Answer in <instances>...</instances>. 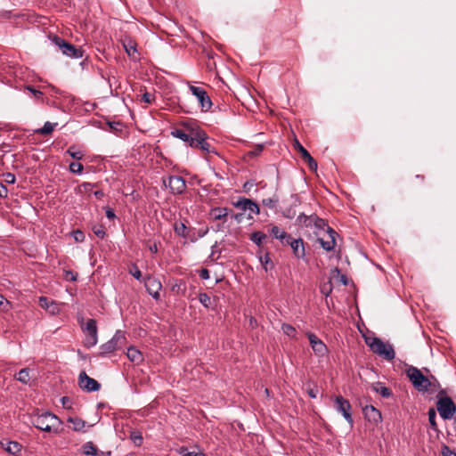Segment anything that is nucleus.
<instances>
[{"instance_id": "1", "label": "nucleus", "mask_w": 456, "mask_h": 456, "mask_svg": "<svg viewBox=\"0 0 456 456\" xmlns=\"http://www.w3.org/2000/svg\"><path fill=\"white\" fill-rule=\"evenodd\" d=\"M31 423L33 426L42 431L54 432L60 434L63 431V428H58L55 427V423L61 425L62 421L55 414L45 411L41 414H36L31 416Z\"/></svg>"}, {"instance_id": "2", "label": "nucleus", "mask_w": 456, "mask_h": 456, "mask_svg": "<svg viewBox=\"0 0 456 456\" xmlns=\"http://www.w3.org/2000/svg\"><path fill=\"white\" fill-rule=\"evenodd\" d=\"M445 390L441 389L437 394L436 409L444 419H451L456 413V404L451 397L445 395Z\"/></svg>"}, {"instance_id": "3", "label": "nucleus", "mask_w": 456, "mask_h": 456, "mask_svg": "<svg viewBox=\"0 0 456 456\" xmlns=\"http://www.w3.org/2000/svg\"><path fill=\"white\" fill-rule=\"evenodd\" d=\"M366 344L370 346V350L379 356H382L387 361H392L395 357V353L393 346L383 342L379 338H366Z\"/></svg>"}, {"instance_id": "4", "label": "nucleus", "mask_w": 456, "mask_h": 456, "mask_svg": "<svg viewBox=\"0 0 456 456\" xmlns=\"http://www.w3.org/2000/svg\"><path fill=\"white\" fill-rule=\"evenodd\" d=\"M406 374L418 391L427 392L431 388L430 379L424 376L418 368L413 366L409 367L406 370Z\"/></svg>"}, {"instance_id": "5", "label": "nucleus", "mask_w": 456, "mask_h": 456, "mask_svg": "<svg viewBox=\"0 0 456 456\" xmlns=\"http://www.w3.org/2000/svg\"><path fill=\"white\" fill-rule=\"evenodd\" d=\"M49 38L53 45L61 49L64 55L74 59H78L83 56V50L81 48L76 47L74 45L66 42L61 37L58 36H51Z\"/></svg>"}, {"instance_id": "6", "label": "nucleus", "mask_w": 456, "mask_h": 456, "mask_svg": "<svg viewBox=\"0 0 456 456\" xmlns=\"http://www.w3.org/2000/svg\"><path fill=\"white\" fill-rule=\"evenodd\" d=\"M125 333L121 330H117L111 339L100 346V354L102 356L109 355L119 348L125 343Z\"/></svg>"}, {"instance_id": "7", "label": "nucleus", "mask_w": 456, "mask_h": 456, "mask_svg": "<svg viewBox=\"0 0 456 456\" xmlns=\"http://www.w3.org/2000/svg\"><path fill=\"white\" fill-rule=\"evenodd\" d=\"M315 236L317 237V240L320 243L321 247L326 251H331L335 248L336 246V237L338 233L332 228L328 227L325 233H321L319 232H314Z\"/></svg>"}, {"instance_id": "8", "label": "nucleus", "mask_w": 456, "mask_h": 456, "mask_svg": "<svg viewBox=\"0 0 456 456\" xmlns=\"http://www.w3.org/2000/svg\"><path fill=\"white\" fill-rule=\"evenodd\" d=\"M199 126L194 123H183V127L175 128L172 130L171 134L188 143L189 140L191 139V136H197L196 129Z\"/></svg>"}, {"instance_id": "9", "label": "nucleus", "mask_w": 456, "mask_h": 456, "mask_svg": "<svg viewBox=\"0 0 456 456\" xmlns=\"http://www.w3.org/2000/svg\"><path fill=\"white\" fill-rule=\"evenodd\" d=\"M83 331L86 333L85 346L92 347L97 344V325L96 321L89 319L85 325L82 326Z\"/></svg>"}, {"instance_id": "10", "label": "nucleus", "mask_w": 456, "mask_h": 456, "mask_svg": "<svg viewBox=\"0 0 456 456\" xmlns=\"http://www.w3.org/2000/svg\"><path fill=\"white\" fill-rule=\"evenodd\" d=\"M334 408L337 411L340 412L345 419L349 423L351 427L354 425V419L351 412V404L347 399L338 395L335 398Z\"/></svg>"}, {"instance_id": "11", "label": "nucleus", "mask_w": 456, "mask_h": 456, "mask_svg": "<svg viewBox=\"0 0 456 456\" xmlns=\"http://www.w3.org/2000/svg\"><path fill=\"white\" fill-rule=\"evenodd\" d=\"M190 91L197 98L199 104L203 111H208L211 108L212 102L204 88L190 86Z\"/></svg>"}, {"instance_id": "12", "label": "nucleus", "mask_w": 456, "mask_h": 456, "mask_svg": "<svg viewBox=\"0 0 456 456\" xmlns=\"http://www.w3.org/2000/svg\"><path fill=\"white\" fill-rule=\"evenodd\" d=\"M78 385L86 392H95L101 388V384L89 377L85 371L80 372L78 376Z\"/></svg>"}, {"instance_id": "13", "label": "nucleus", "mask_w": 456, "mask_h": 456, "mask_svg": "<svg viewBox=\"0 0 456 456\" xmlns=\"http://www.w3.org/2000/svg\"><path fill=\"white\" fill-rule=\"evenodd\" d=\"M233 206L242 211H249V218H252L251 214L258 215L260 213L258 205L250 199L240 198L236 202H233Z\"/></svg>"}, {"instance_id": "14", "label": "nucleus", "mask_w": 456, "mask_h": 456, "mask_svg": "<svg viewBox=\"0 0 456 456\" xmlns=\"http://www.w3.org/2000/svg\"><path fill=\"white\" fill-rule=\"evenodd\" d=\"M168 182L164 179L163 183L166 186H168L174 194H181L186 188L184 179L179 175H169L167 178Z\"/></svg>"}, {"instance_id": "15", "label": "nucleus", "mask_w": 456, "mask_h": 456, "mask_svg": "<svg viewBox=\"0 0 456 456\" xmlns=\"http://www.w3.org/2000/svg\"><path fill=\"white\" fill-rule=\"evenodd\" d=\"M145 288L147 292L155 299H159L162 285L161 282L154 277H148L145 280Z\"/></svg>"}, {"instance_id": "16", "label": "nucleus", "mask_w": 456, "mask_h": 456, "mask_svg": "<svg viewBox=\"0 0 456 456\" xmlns=\"http://www.w3.org/2000/svg\"><path fill=\"white\" fill-rule=\"evenodd\" d=\"M284 245H289L291 247L296 257L304 258L305 256L304 241L302 239H294L289 236V240H286Z\"/></svg>"}, {"instance_id": "17", "label": "nucleus", "mask_w": 456, "mask_h": 456, "mask_svg": "<svg viewBox=\"0 0 456 456\" xmlns=\"http://www.w3.org/2000/svg\"><path fill=\"white\" fill-rule=\"evenodd\" d=\"M307 336L314 352L319 355H324L327 352L326 345L314 333H308Z\"/></svg>"}, {"instance_id": "18", "label": "nucleus", "mask_w": 456, "mask_h": 456, "mask_svg": "<svg viewBox=\"0 0 456 456\" xmlns=\"http://www.w3.org/2000/svg\"><path fill=\"white\" fill-rule=\"evenodd\" d=\"M362 411L365 418L370 422L378 424L382 420L381 412L379 410H377L373 405H366L365 407L362 408Z\"/></svg>"}, {"instance_id": "19", "label": "nucleus", "mask_w": 456, "mask_h": 456, "mask_svg": "<svg viewBox=\"0 0 456 456\" xmlns=\"http://www.w3.org/2000/svg\"><path fill=\"white\" fill-rule=\"evenodd\" d=\"M38 302L39 305L48 311L51 314H56L60 312L58 304L50 300L46 297H40Z\"/></svg>"}, {"instance_id": "20", "label": "nucleus", "mask_w": 456, "mask_h": 456, "mask_svg": "<svg viewBox=\"0 0 456 456\" xmlns=\"http://www.w3.org/2000/svg\"><path fill=\"white\" fill-rule=\"evenodd\" d=\"M271 235L279 240L281 244H285L286 240H289V234L276 225H273L270 229Z\"/></svg>"}, {"instance_id": "21", "label": "nucleus", "mask_w": 456, "mask_h": 456, "mask_svg": "<svg viewBox=\"0 0 456 456\" xmlns=\"http://www.w3.org/2000/svg\"><path fill=\"white\" fill-rule=\"evenodd\" d=\"M316 217V215L306 216L302 213L297 216V222L300 226H305L306 228H314V224L315 222Z\"/></svg>"}, {"instance_id": "22", "label": "nucleus", "mask_w": 456, "mask_h": 456, "mask_svg": "<svg viewBox=\"0 0 456 456\" xmlns=\"http://www.w3.org/2000/svg\"><path fill=\"white\" fill-rule=\"evenodd\" d=\"M68 422L72 424V429L76 432H86V422L77 417H69Z\"/></svg>"}, {"instance_id": "23", "label": "nucleus", "mask_w": 456, "mask_h": 456, "mask_svg": "<svg viewBox=\"0 0 456 456\" xmlns=\"http://www.w3.org/2000/svg\"><path fill=\"white\" fill-rule=\"evenodd\" d=\"M126 356L132 362L135 364H139L143 360L142 353L134 346H130L127 349Z\"/></svg>"}, {"instance_id": "24", "label": "nucleus", "mask_w": 456, "mask_h": 456, "mask_svg": "<svg viewBox=\"0 0 456 456\" xmlns=\"http://www.w3.org/2000/svg\"><path fill=\"white\" fill-rule=\"evenodd\" d=\"M123 46L125 48L126 53L129 57L135 59V54L137 53V45L134 41L132 39H127L123 42Z\"/></svg>"}, {"instance_id": "25", "label": "nucleus", "mask_w": 456, "mask_h": 456, "mask_svg": "<svg viewBox=\"0 0 456 456\" xmlns=\"http://www.w3.org/2000/svg\"><path fill=\"white\" fill-rule=\"evenodd\" d=\"M177 452L182 456H205V454L197 447L193 450H190L185 446H181L177 449Z\"/></svg>"}, {"instance_id": "26", "label": "nucleus", "mask_w": 456, "mask_h": 456, "mask_svg": "<svg viewBox=\"0 0 456 456\" xmlns=\"http://www.w3.org/2000/svg\"><path fill=\"white\" fill-rule=\"evenodd\" d=\"M210 215L215 220H223L228 216V208H214L211 209Z\"/></svg>"}, {"instance_id": "27", "label": "nucleus", "mask_w": 456, "mask_h": 456, "mask_svg": "<svg viewBox=\"0 0 456 456\" xmlns=\"http://www.w3.org/2000/svg\"><path fill=\"white\" fill-rule=\"evenodd\" d=\"M196 131L198 135L191 136V139L189 140L187 144L191 148L199 149L200 143V137L205 136V131L202 130L200 127H198Z\"/></svg>"}, {"instance_id": "28", "label": "nucleus", "mask_w": 456, "mask_h": 456, "mask_svg": "<svg viewBox=\"0 0 456 456\" xmlns=\"http://www.w3.org/2000/svg\"><path fill=\"white\" fill-rule=\"evenodd\" d=\"M330 227L326 221L317 216L314 224V232H319L322 234L325 233L327 228Z\"/></svg>"}, {"instance_id": "29", "label": "nucleus", "mask_w": 456, "mask_h": 456, "mask_svg": "<svg viewBox=\"0 0 456 456\" xmlns=\"http://www.w3.org/2000/svg\"><path fill=\"white\" fill-rule=\"evenodd\" d=\"M57 125V123H51L47 121L45 123L43 127L36 130V133L42 135H49L53 133Z\"/></svg>"}, {"instance_id": "30", "label": "nucleus", "mask_w": 456, "mask_h": 456, "mask_svg": "<svg viewBox=\"0 0 456 456\" xmlns=\"http://www.w3.org/2000/svg\"><path fill=\"white\" fill-rule=\"evenodd\" d=\"M4 449L6 452L15 455L21 450V445L18 442L9 441L5 444Z\"/></svg>"}, {"instance_id": "31", "label": "nucleus", "mask_w": 456, "mask_h": 456, "mask_svg": "<svg viewBox=\"0 0 456 456\" xmlns=\"http://www.w3.org/2000/svg\"><path fill=\"white\" fill-rule=\"evenodd\" d=\"M175 232L183 238L188 237L187 227L182 222H175L174 224Z\"/></svg>"}, {"instance_id": "32", "label": "nucleus", "mask_w": 456, "mask_h": 456, "mask_svg": "<svg viewBox=\"0 0 456 456\" xmlns=\"http://www.w3.org/2000/svg\"><path fill=\"white\" fill-rule=\"evenodd\" d=\"M16 379L23 384H28V382L30 380L29 370L27 368L20 370L16 374Z\"/></svg>"}, {"instance_id": "33", "label": "nucleus", "mask_w": 456, "mask_h": 456, "mask_svg": "<svg viewBox=\"0 0 456 456\" xmlns=\"http://www.w3.org/2000/svg\"><path fill=\"white\" fill-rule=\"evenodd\" d=\"M266 238V234L262 232H254L250 235V240L257 246H261Z\"/></svg>"}, {"instance_id": "34", "label": "nucleus", "mask_w": 456, "mask_h": 456, "mask_svg": "<svg viewBox=\"0 0 456 456\" xmlns=\"http://www.w3.org/2000/svg\"><path fill=\"white\" fill-rule=\"evenodd\" d=\"M373 388L382 397L387 398V397L391 396V395H392L391 390L388 387L382 386L380 383L375 384Z\"/></svg>"}, {"instance_id": "35", "label": "nucleus", "mask_w": 456, "mask_h": 456, "mask_svg": "<svg viewBox=\"0 0 456 456\" xmlns=\"http://www.w3.org/2000/svg\"><path fill=\"white\" fill-rule=\"evenodd\" d=\"M281 330L289 338H296L297 330L292 325L288 324V323H283L281 325Z\"/></svg>"}, {"instance_id": "36", "label": "nucleus", "mask_w": 456, "mask_h": 456, "mask_svg": "<svg viewBox=\"0 0 456 456\" xmlns=\"http://www.w3.org/2000/svg\"><path fill=\"white\" fill-rule=\"evenodd\" d=\"M200 150H201L204 152H213V150L211 148V145L208 143V135L205 133V136L200 137Z\"/></svg>"}, {"instance_id": "37", "label": "nucleus", "mask_w": 456, "mask_h": 456, "mask_svg": "<svg viewBox=\"0 0 456 456\" xmlns=\"http://www.w3.org/2000/svg\"><path fill=\"white\" fill-rule=\"evenodd\" d=\"M428 421H429L431 428L434 430H436L437 429V424L436 421V412L435 409L430 408L428 410Z\"/></svg>"}, {"instance_id": "38", "label": "nucleus", "mask_w": 456, "mask_h": 456, "mask_svg": "<svg viewBox=\"0 0 456 456\" xmlns=\"http://www.w3.org/2000/svg\"><path fill=\"white\" fill-rule=\"evenodd\" d=\"M199 300L207 308L210 307L212 304L211 297L207 293H200L199 295Z\"/></svg>"}, {"instance_id": "39", "label": "nucleus", "mask_w": 456, "mask_h": 456, "mask_svg": "<svg viewBox=\"0 0 456 456\" xmlns=\"http://www.w3.org/2000/svg\"><path fill=\"white\" fill-rule=\"evenodd\" d=\"M84 167L79 162H71L69 164V171L73 174L80 175L83 172Z\"/></svg>"}, {"instance_id": "40", "label": "nucleus", "mask_w": 456, "mask_h": 456, "mask_svg": "<svg viewBox=\"0 0 456 456\" xmlns=\"http://www.w3.org/2000/svg\"><path fill=\"white\" fill-rule=\"evenodd\" d=\"M66 153L77 160H80L84 157V153L80 151H74V147L69 148Z\"/></svg>"}, {"instance_id": "41", "label": "nucleus", "mask_w": 456, "mask_h": 456, "mask_svg": "<svg viewBox=\"0 0 456 456\" xmlns=\"http://www.w3.org/2000/svg\"><path fill=\"white\" fill-rule=\"evenodd\" d=\"M303 160H305L309 168L311 170H314L315 171L317 169V162L314 160V159L310 155V153L303 159Z\"/></svg>"}, {"instance_id": "42", "label": "nucleus", "mask_w": 456, "mask_h": 456, "mask_svg": "<svg viewBox=\"0 0 456 456\" xmlns=\"http://www.w3.org/2000/svg\"><path fill=\"white\" fill-rule=\"evenodd\" d=\"M303 160H305L309 168L311 170H314L315 171L317 169V162L314 160V159L310 155V153L303 159Z\"/></svg>"}, {"instance_id": "43", "label": "nucleus", "mask_w": 456, "mask_h": 456, "mask_svg": "<svg viewBox=\"0 0 456 456\" xmlns=\"http://www.w3.org/2000/svg\"><path fill=\"white\" fill-rule=\"evenodd\" d=\"M279 200L277 197L275 198H267V199H264L262 200V203L264 206L269 208H275L276 204L278 203Z\"/></svg>"}, {"instance_id": "44", "label": "nucleus", "mask_w": 456, "mask_h": 456, "mask_svg": "<svg viewBox=\"0 0 456 456\" xmlns=\"http://www.w3.org/2000/svg\"><path fill=\"white\" fill-rule=\"evenodd\" d=\"M260 262L263 265L264 268L267 271L268 268L273 267V263L271 262L269 254L266 253L265 256H260Z\"/></svg>"}, {"instance_id": "45", "label": "nucleus", "mask_w": 456, "mask_h": 456, "mask_svg": "<svg viewBox=\"0 0 456 456\" xmlns=\"http://www.w3.org/2000/svg\"><path fill=\"white\" fill-rule=\"evenodd\" d=\"M11 309V303L0 294V310L8 312Z\"/></svg>"}, {"instance_id": "46", "label": "nucleus", "mask_w": 456, "mask_h": 456, "mask_svg": "<svg viewBox=\"0 0 456 456\" xmlns=\"http://www.w3.org/2000/svg\"><path fill=\"white\" fill-rule=\"evenodd\" d=\"M94 233L101 239H103L106 235L105 228L102 225H95L93 227Z\"/></svg>"}, {"instance_id": "47", "label": "nucleus", "mask_w": 456, "mask_h": 456, "mask_svg": "<svg viewBox=\"0 0 456 456\" xmlns=\"http://www.w3.org/2000/svg\"><path fill=\"white\" fill-rule=\"evenodd\" d=\"M84 448H85L84 452L86 455H95L97 453V449L91 442L86 444Z\"/></svg>"}, {"instance_id": "48", "label": "nucleus", "mask_w": 456, "mask_h": 456, "mask_svg": "<svg viewBox=\"0 0 456 456\" xmlns=\"http://www.w3.org/2000/svg\"><path fill=\"white\" fill-rule=\"evenodd\" d=\"M293 146L301 154L302 159H304L305 155L307 156L309 154V152L301 145L297 140H295Z\"/></svg>"}, {"instance_id": "49", "label": "nucleus", "mask_w": 456, "mask_h": 456, "mask_svg": "<svg viewBox=\"0 0 456 456\" xmlns=\"http://www.w3.org/2000/svg\"><path fill=\"white\" fill-rule=\"evenodd\" d=\"M61 403L64 409H67V410L72 409L73 402H72L71 398H69L68 396H63L61 398Z\"/></svg>"}, {"instance_id": "50", "label": "nucleus", "mask_w": 456, "mask_h": 456, "mask_svg": "<svg viewBox=\"0 0 456 456\" xmlns=\"http://www.w3.org/2000/svg\"><path fill=\"white\" fill-rule=\"evenodd\" d=\"M171 290L176 294H179L180 292L184 291L185 290L184 282H182V281L176 282L175 284H174L172 286Z\"/></svg>"}, {"instance_id": "51", "label": "nucleus", "mask_w": 456, "mask_h": 456, "mask_svg": "<svg viewBox=\"0 0 456 456\" xmlns=\"http://www.w3.org/2000/svg\"><path fill=\"white\" fill-rule=\"evenodd\" d=\"M306 393L311 398H316L319 393V389L316 386H308L306 387Z\"/></svg>"}, {"instance_id": "52", "label": "nucleus", "mask_w": 456, "mask_h": 456, "mask_svg": "<svg viewBox=\"0 0 456 456\" xmlns=\"http://www.w3.org/2000/svg\"><path fill=\"white\" fill-rule=\"evenodd\" d=\"M131 439L133 440L135 445H141L142 442V436L138 432H132Z\"/></svg>"}, {"instance_id": "53", "label": "nucleus", "mask_w": 456, "mask_h": 456, "mask_svg": "<svg viewBox=\"0 0 456 456\" xmlns=\"http://www.w3.org/2000/svg\"><path fill=\"white\" fill-rule=\"evenodd\" d=\"M64 278L67 281H76L77 280V274L70 270H67L64 273Z\"/></svg>"}, {"instance_id": "54", "label": "nucleus", "mask_w": 456, "mask_h": 456, "mask_svg": "<svg viewBox=\"0 0 456 456\" xmlns=\"http://www.w3.org/2000/svg\"><path fill=\"white\" fill-rule=\"evenodd\" d=\"M26 89H27L28 91H29V92H30V93L35 96V98H37V99H42V97H43V93H42L41 91L35 89V88H34V87H32L31 86H26Z\"/></svg>"}, {"instance_id": "55", "label": "nucleus", "mask_w": 456, "mask_h": 456, "mask_svg": "<svg viewBox=\"0 0 456 456\" xmlns=\"http://www.w3.org/2000/svg\"><path fill=\"white\" fill-rule=\"evenodd\" d=\"M74 240L77 242H81L85 240V234L83 232L77 230L73 232Z\"/></svg>"}, {"instance_id": "56", "label": "nucleus", "mask_w": 456, "mask_h": 456, "mask_svg": "<svg viewBox=\"0 0 456 456\" xmlns=\"http://www.w3.org/2000/svg\"><path fill=\"white\" fill-rule=\"evenodd\" d=\"M130 273L136 279L140 280L142 278V273L138 269L136 265H133V268L130 270Z\"/></svg>"}, {"instance_id": "57", "label": "nucleus", "mask_w": 456, "mask_h": 456, "mask_svg": "<svg viewBox=\"0 0 456 456\" xmlns=\"http://www.w3.org/2000/svg\"><path fill=\"white\" fill-rule=\"evenodd\" d=\"M429 379L431 383V388L429 390H436L440 388V384L434 376H430Z\"/></svg>"}, {"instance_id": "58", "label": "nucleus", "mask_w": 456, "mask_h": 456, "mask_svg": "<svg viewBox=\"0 0 456 456\" xmlns=\"http://www.w3.org/2000/svg\"><path fill=\"white\" fill-rule=\"evenodd\" d=\"M4 175V182L7 183H15V175L12 173H6Z\"/></svg>"}, {"instance_id": "59", "label": "nucleus", "mask_w": 456, "mask_h": 456, "mask_svg": "<svg viewBox=\"0 0 456 456\" xmlns=\"http://www.w3.org/2000/svg\"><path fill=\"white\" fill-rule=\"evenodd\" d=\"M443 456H456V453L453 452L448 446L444 445L442 449Z\"/></svg>"}, {"instance_id": "60", "label": "nucleus", "mask_w": 456, "mask_h": 456, "mask_svg": "<svg viewBox=\"0 0 456 456\" xmlns=\"http://www.w3.org/2000/svg\"><path fill=\"white\" fill-rule=\"evenodd\" d=\"M199 275L202 280H208L210 277L209 271L206 268L201 269L199 273Z\"/></svg>"}, {"instance_id": "61", "label": "nucleus", "mask_w": 456, "mask_h": 456, "mask_svg": "<svg viewBox=\"0 0 456 456\" xmlns=\"http://www.w3.org/2000/svg\"><path fill=\"white\" fill-rule=\"evenodd\" d=\"M153 98V95L150 93H145L142 94V101L146 103H151Z\"/></svg>"}, {"instance_id": "62", "label": "nucleus", "mask_w": 456, "mask_h": 456, "mask_svg": "<svg viewBox=\"0 0 456 456\" xmlns=\"http://www.w3.org/2000/svg\"><path fill=\"white\" fill-rule=\"evenodd\" d=\"M8 190L2 183H0V198H6Z\"/></svg>"}, {"instance_id": "63", "label": "nucleus", "mask_w": 456, "mask_h": 456, "mask_svg": "<svg viewBox=\"0 0 456 456\" xmlns=\"http://www.w3.org/2000/svg\"><path fill=\"white\" fill-rule=\"evenodd\" d=\"M262 151H263V145H257V146L254 149V151H252L250 153H251L252 155L256 156V155L260 154V153L262 152Z\"/></svg>"}, {"instance_id": "64", "label": "nucleus", "mask_w": 456, "mask_h": 456, "mask_svg": "<svg viewBox=\"0 0 456 456\" xmlns=\"http://www.w3.org/2000/svg\"><path fill=\"white\" fill-rule=\"evenodd\" d=\"M106 216L109 218V219H114L115 218V213L114 211L111 209V208H108L106 210Z\"/></svg>"}]
</instances>
